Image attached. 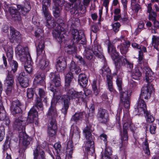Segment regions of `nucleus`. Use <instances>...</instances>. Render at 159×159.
Returning a JSON list of instances; mask_svg holds the SVG:
<instances>
[{
	"mask_svg": "<svg viewBox=\"0 0 159 159\" xmlns=\"http://www.w3.org/2000/svg\"><path fill=\"white\" fill-rule=\"evenodd\" d=\"M91 127L87 126L83 130L84 135L85 136V141L84 147L87 152V153H89L90 152L92 153L94 151L93 141V137L92 135Z\"/></svg>",
	"mask_w": 159,
	"mask_h": 159,
	"instance_id": "1",
	"label": "nucleus"
},
{
	"mask_svg": "<svg viewBox=\"0 0 159 159\" xmlns=\"http://www.w3.org/2000/svg\"><path fill=\"white\" fill-rule=\"evenodd\" d=\"M44 47V42L43 40H41L39 43L37 49V53L38 57L37 59H39L38 64V66L42 70H44L47 67L49 64V61L45 57H43L41 58H39L38 56L40 55L43 52Z\"/></svg>",
	"mask_w": 159,
	"mask_h": 159,
	"instance_id": "2",
	"label": "nucleus"
},
{
	"mask_svg": "<svg viewBox=\"0 0 159 159\" xmlns=\"http://www.w3.org/2000/svg\"><path fill=\"white\" fill-rule=\"evenodd\" d=\"M132 127L133 125L130 121H125L124 120L123 131H120L121 141V145L120 147V150L123 146H126L127 144L128 139L127 130L129 128L131 131H133L134 129Z\"/></svg>",
	"mask_w": 159,
	"mask_h": 159,
	"instance_id": "3",
	"label": "nucleus"
},
{
	"mask_svg": "<svg viewBox=\"0 0 159 159\" xmlns=\"http://www.w3.org/2000/svg\"><path fill=\"white\" fill-rule=\"evenodd\" d=\"M72 34L74 44H84L86 43V39L83 32H80L77 30L73 29L72 30Z\"/></svg>",
	"mask_w": 159,
	"mask_h": 159,
	"instance_id": "4",
	"label": "nucleus"
},
{
	"mask_svg": "<svg viewBox=\"0 0 159 159\" xmlns=\"http://www.w3.org/2000/svg\"><path fill=\"white\" fill-rule=\"evenodd\" d=\"M51 79L50 88L52 92L56 91L57 87L61 86V79L59 74L52 72L49 76Z\"/></svg>",
	"mask_w": 159,
	"mask_h": 159,
	"instance_id": "5",
	"label": "nucleus"
},
{
	"mask_svg": "<svg viewBox=\"0 0 159 159\" xmlns=\"http://www.w3.org/2000/svg\"><path fill=\"white\" fill-rule=\"evenodd\" d=\"M16 54L18 56L20 60L22 61L27 60L28 55H29L31 57L28 48L23 47L20 45L17 46L16 48Z\"/></svg>",
	"mask_w": 159,
	"mask_h": 159,
	"instance_id": "6",
	"label": "nucleus"
},
{
	"mask_svg": "<svg viewBox=\"0 0 159 159\" xmlns=\"http://www.w3.org/2000/svg\"><path fill=\"white\" fill-rule=\"evenodd\" d=\"M146 86L142 87L139 98H144L147 100L150 98L151 94L154 91V89L153 86Z\"/></svg>",
	"mask_w": 159,
	"mask_h": 159,
	"instance_id": "7",
	"label": "nucleus"
},
{
	"mask_svg": "<svg viewBox=\"0 0 159 159\" xmlns=\"http://www.w3.org/2000/svg\"><path fill=\"white\" fill-rule=\"evenodd\" d=\"M120 92V103L124 104L125 108H129L130 107V92H128L127 91L124 92L122 91V90Z\"/></svg>",
	"mask_w": 159,
	"mask_h": 159,
	"instance_id": "8",
	"label": "nucleus"
},
{
	"mask_svg": "<svg viewBox=\"0 0 159 159\" xmlns=\"http://www.w3.org/2000/svg\"><path fill=\"white\" fill-rule=\"evenodd\" d=\"M19 115V117L18 118H16L13 124V127L18 130L19 132L25 131V122L22 120V118Z\"/></svg>",
	"mask_w": 159,
	"mask_h": 159,
	"instance_id": "9",
	"label": "nucleus"
},
{
	"mask_svg": "<svg viewBox=\"0 0 159 159\" xmlns=\"http://www.w3.org/2000/svg\"><path fill=\"white\" fill-rule=\"evenodd\" d=\"M21 34L20 32L12 27L10 28L9 39L11 43H20L21 40Z\"/></svg>",
	"mask_w": 159,
	"mask_h": 159,
	"instance_id": "10",
	"label": "nucleus"
},
{
	"mask_svg": "<svg viewBox=\"0 0 159 159\" xmlns=\"http://www.w3.org/2000/svg\"><path fill=\"white\" fill-rule=\"evenodd\" d=\"M97 117L99 121L102 123H105L108 120V114L106 110L100 108L98 110Z\"/></svg>",
	"mask_w": 159,
	"mask_h": 159,
	"instance_id": "11",
	"label": "nucleus"
},
{
	"mask_svg": "<svg viewBox=\"0 0 159 159\" xmlns=\"http://www.w3.org/2000/svg\"><path fill=\"white\" fill-rule=\"evenodd\" d=\"M21 106V104L18 100L16 99L12 101L11 108L13 115H20V113L21 111L20 107Z\"/></svg>",
	"mask_w": 159,
	"mask_h": 159,
	"instance_id": "12",
	"label": "nucleus"
},
{
	"mask_svg": "<svg viewBox=\"0 0 159 159\" xmlns=\"http://www.w3.org/2000/svg\"><path fill=\"white\" fill-rule=\"evenodd\" d=\"M66 66V58L63 56L58 58L57 61V69L58 71L62 72L64 70Z\"/></svg>",
	"mask_w": 159,
	"mask_h": 159,
	"instance_id": "13",
	"label": "nucleus"
},
{
	"mask_svg": "<svg viewBox=\"0 0 159 159\" xmlns=\"http://www.w3.org/2000/svg\"><path fill=\"white\" fill-rule=\"evenodd\" d=\"M51 4V0H43L42 2V11L44 16L47 19L49 20L50 18V13L48 10V7Z\"/></svg>",
	"mask_w": 159,
	"mask_h": 159,
	"instance_id": "14",
	"label": "nucleus"
},
{
	"mask_svg": "<svg viewBox=\"0 0 159 159\" xmlns=\"http://www.w3.org/2000/svg\"><path fill=\"white\" fill-rule=\"evenodd\" d=\"M38 112L35 109L32 108L28 113V116L27 119L28 123H32L34 122L36 124L38 118Z\"/></svg>",
	"mask_w": 159,
	"mask_h": 159,
	"instance_id": "15",
	"label": "nucleus"
},
{
	"mask_svg": "<svg viewBox=\"0 0 159 159\" xmlns=\"http://www.w3.org/2000/svg\"><path fill=\"white\" fill-rule=\"evenodd\" d=\"M19 136L20 140H22V143L23 146L26 148L30 144L32 138L29 137L26 133L25 131L19 132Z\"/></svg>",
	"mask_w": 159,
	"mask_h": 159,
	"instance_id": "16",
	"label": "nucleus"
},
{
	"mask_svg": "<svg viewBox=\"0 0 159 159\" xmlns=\"http://www.w3.org/2000/svg\"><path fill=\"white\" fill-rule=\"evenodd\" d=\"M48 134L50 137L54 136L56 133V129L57 128L56 121L54 120L49 121L48 123Z\"/></svg>",
	"mask_w": 159,
	"mask_h": 159,
	"instance_id": "17",
	"label": "nucleus"
},
{
	"mask_svg": "<svg viewBox=\"0 0 159 159\" xmlns=\"http://www.w3.org/2000/svg\"><path fill=\"white\" fill-rule=\"evenodd\" d=\"M18 81L21 86L23 88H26L29 85V79L24 72L20 74Z\"/></svg>",
	"mask_w": 159,
	"mask_h": 159,
	"instance_id": "18",
	"label": "nucleus"
},
{
	"mask_svg": "<svg viewBox=\"0 0 159 159\" xmlns=\"http://www.w3.org/2000/svg\"><path fill=\"white\" fill-rule=\"evenodd\" d=\"M146 105L144 101L142 99L139 98L138 102L137 109L136 111L140 114H144L148 111L146 110Z\"/></svg>",
	"mask_w": 159,
	"mask_h": 159,
	"instance_id": "19",
	"label": "nucleus"
},
{
	"mask_svg": "<svg viewBox=\"0 0 159 159\" xmlns=\"http://www.w3.org/2000/svg\"><path fill=\"white\" fill-rule=\"evenodd\" d=\"M16 7H9V11L12 18L15 20H21L20 12Z\"/></svg>",
	"mask_w": 159,
	"mask_h": 159,
	"instance_id": "20",
	"label": "nucleus"
},
{
	"mask_svg": "<svg viewBox=\"0 0 159 159\" xmlns=\"http://www.w3.org/2000/svg\"><path fill=\"white\" fill-rule=\"evenodd\" d=\"M33 155L34 159H46L44 152L39 146H37L34 150Z\"/></svg>",
	"mask_w": 159,
	"mask_h": 159,
	"instance_id": "21",
	"label": "nucleus"
},
{
	"mask_svg": "<svg viewBox=\"0 0 159 159\" xmlns=\"http://www.w3.org/2000/svg\"><path fill=\"white\" fill-rule=\"evenodd\" d=\"M61 27H59L57 29V28L54 29L53 32V37L59 42H61L63 38H64V32L62 31Z\"/></svg>",
	"mask_w": 159,
	"mask_h": 159,
	"instance_id": "22",
	"label": "nucleus"
},
{
	"mask_svg": "<svg viewBox=\"0 0 159 159\" xmlns=\"http://www.w3.org/2000/svg\"><path fill=\"white\" fill-rule=\"evenodd\" d=\"M108 52L113 59H115L119 56V53L116 52L113 43L110 42L108 44Z\"/></svg>",
	"mask_w": 159,
	"mask_h": 159,
	"instance_id": "23",
	"label": "nucleus"
},
{
	"mask_svg": "<svg viewBox=\"0 0 159 159\" xmlns=\"http://www.w3.org/2000/svg\"><path fill=\"white\" fill-rule=\"evenodd\" d=\"M103 61L104 65L102 68L100 70V72L102 75L103 76H106L107 79L111 78V74L110 70L108 67L105 64L106 60L103 58Z\"/></svg>",
	"mask_w": 159,
	"mask_h": 159,
	"instance_id": "24",
	"label": "nucleus"
},
{
	"mask_svg": "<svg viewBox=\"0 0 159 159\" xmlns=\"http://www.w3.org/2000/svg\"><path fill=\"white\" fill-rule=\"evenodd\" d=\"M48 116L49 119V121H51L52 120H55V118L57 116V110L54 106H53L52 105L50 106L48 110Z\"/></svg>",
	"mask_w": 159,
	"mask_h": 159,
	"instance_id": "25",
	"label": "nucleus"
},
{
	"mask_svg": "<svg viewBox=\"0 0 159 159\" xmlns=\"http://www.w3.org/2000/svg\"><path fill=\"white\" fill-rule=\"evenodd\" d=\"M116 59V60L115 61V65L117 69H119L121 66L125 65L127 61L125 56H118Z\"/></svg>",
	"mask_w": 159,
	"mask_h": 159,
	"instance_id": "26",
	"label": "nucleus"
},
{
	"mask_svg": "<svg viewBox=\"0 0 159 159\" xmlns=\"http://www.w3.org/2000/svg\"><path fill=\"white\" fill-rule=\"evenodd\" d=\"M130 43L128 41H125L123 43L119 45L117 48L120 50L121 53L122 54H126L127 52L128 48L130 46Z\"/></svg>",
	"mask_w": 159,
	"mask_h": 159,
	"instance_id": "27",
	"label": "nucleus"
},
{
	"mask_svg": "<svg viewBox=\"0 0 159 159\" xmlns=\"http://www.w3.org/2000/svg\"><path fill=\"white\" fill-rule=\"evenodd\" d=\"M28 60H25L24 66L26 71L29 74H30L32 71V59L31 57L28 55Z\"/></svg>",
	"mask_w": 159,
	"mask_h": 159,
	"instance_id": "28",
	"label": "nucleus"
},
{
	"mask_svg": "<svg viewBox=\"0 0 159 159\" xmlns=\"http://www.w3.org/2000/svg\"><path fill=\"white\" fill-rule=\"evenodd\" d=\"M68 88L66 87V90L67 91V95H64V96H67V98L68 99L69 102H70V99H75L77 97H78V92L75 91L73 89H68Z\"/></svg>",
	"mask_w": 159,
	"mask_h": 159,
	"instance_id": "29",
	"label": "nucleus"
},
{
	"mask_svg": "<svg viewBox=\"0 0 159 159\" xmlns=\"http://www.w3.org/2000/svg\"><path fill=\"white\" fill-rule=\"evenodd\" d=\"M93 53L97 57L101 58L103 57V56L101 52V48L100 46L98 45L97 43L94 44L93 46L92 49H91Z\"/></svg>",
	"mask_w": 159,
	"mask_h": 159,
	"instance_id": "30",
	"label": "nucleus"
},
{
	"mask_svg": "<svg viewBox=\"0 0 159 159\" xmlns=\"http://www.w3.org/2000/svg\"><path fill=\"white\" fill-rule=\"evenodd\" d=\"M73 145L72 140H69L67 143L66 148V158L68 159H70L72 157L73 153Z\"/></svg>",
	"mask_w": 159,
	"mask_h": 159,
	"instance_id": "31",
	"label": "nucleus"
},
{
	"mask_svg": "<svg viewBox=\"0 0 159 159\" xmlns=\"http://www.w3.org/2000/svg\"><path fill=\"white\" fill-rule=\"evenodd\" d=\"M78 81L79 84L83 87H85L87 85L88 80L85 74H80L79 75Z\"/></svg>",
	"mask_w": 159,
	"mask_h": 159,
	"instance_id": "32",
	"label": "nucleus"
},
{
	"mask_svg": "<svg viewBox=\"0 0 159 159\" xmlns=\"http://www.w3.org/2000/svg\"><path fill=\"white\" fill-rule=\"evenodd\" d=\"M67 96H64L62 98V99L63 100V104L61 111V112L65 115H66L67 113L70 104V102H69L68 99L67 98Z\"/></svg>",
	"mask_w": 159,
	"mask_h": 159,
	"instance_id": "33",
	"label": "nucleus"
},
{
	"mask_svg": "<svg viewBox=\"0 0 159 159\" xmlns=\"http://www.w3.org/2000/svg\"><path fill=\"white\" fill-rule=\"evenodd\" d=\"M44 74L41 72H39L35 75L34 80L35 83L41 85H43L44 83L45 79Z\"/></svg>",
	"mask_w": 159,
	"mask_h": 159,
	"instance_id": "34",
	"label": "nucleus"
},
{
	"mask_svg": "<svg viewBox=\"0 0 159 159\" xmlns=\"http://www.w3.org/2000/svg\"><path fill=\"white\" fill-rule=\"evenodd\" d=\"M43 104L42 99L39 97H37L34 100V104L32 108L35 109L36 107L38 110L40 111H43Z\"/></svg>",
	"mask_w": 159,
	"mask_h": 159,
	"instance_id": "35",
	"label": "nucleus"
},
{
	"mask_svg": "<svg viewBox=\"0 0 159 159\" xmlns=\"http://www.w3.org/2000/svg\"><path fill=\"white\" fill-rule=\"evenodd\" d=\"M15 74L10 73L8 71L7 76L5 82L7 86H13L14 83L13 78Z\"/></svg>",
	"mask_w": 159,
	"mask_h": 159,
	"instance_id": "36",
	"label": "nucleus"
},
{
	"mask_svg": "<svg viewBox=\"0 0 159 159\" xmlns=\"http://www.w3.org/2000/svg\"><path fill=\"white\" fill-rule=\"evenodd\" d=\"M0 120L3 121V123L7 125H8L10 120L8 116H7L6 112L4 110L0 111Z\"/></svg>",
	"mask_w": 159,
	"mask_h": 159,
	"instance_id": "37",
	"label": "nucleus"
},
{
	"mask_svg": "<svg viewBox=\"0 0 159 159\" xmlns=\"http://www.w3.org/2000/svg\"><path fill=\"white\" fill-rule=\"evenodd\" d=\"M140 46H141V49H140V50L139 51L138 60V62L139 64L141 65L143 63L144 59L143 52H146V48L144 46L142 45H140Z\"/></svg>",
	"mask_w": 159,
	"mask_h": 159,
	"instance_id": "38",
	"label": "nucleus"
},
{
	"mask_svg": "<svg viewBox=\"0 0 159 159\" xmlns=\"http://www.w3.org/2000/svg\"><path fill=\"white\" fill-rule=\"evenodd\" d=\"M18 10L21 9V11L27 13L30 10L31 7L28 2H26L25 3L24 7H22L21 5H18L16 6Z\"/></svg>",
	"mask_w": 159,
	"mask_h": 159,
	"instance_id": "39",
	"label": "nucleus"
},
{
	"mask_svg": "<svg viewBox=\"0 0 159 159\" xmlns=\"http://www.w3.org/2000/svg\"><path fill=\"white\" fill-rule=\"evenodd\" d=\"M92 50L89 47L85 48L83 54L84 56L88 60H91L93 58Z\"/></svg>",
	"mask_w": 159,
	"mask_h": 159,
	"instance_id": "40",
	"label": "nucleus"
},
{
	"mask_svg": "<svg viewBox=\"0 0 159 159\" xmlns=\"http://www.w3.org/2000/svg\"><path fill=\"white\" fill-rule=\"evenodd\" d=\"M70 71L73 73L78 74L81 71V69L79 66H77L74 61H72L70 67Z\"/></svg>",
	"mask_w": 159,
	"mask_h": 159,
	"instance_id": "41",
	"label": "nucleus"
},
{
	"mask_svg": "<svg viewBox=\"0 0 159 159\" xmlns=\"http://www.w3.org/2000/svg\"><path fill=\"white\" fill-rule=\"evenodd\" d=\"M142 75L141 72L140 71L139 68L136 67L135 68L132 74V77L134 80H139Z\"/></svg>",
	"mask_w": 159,
	"mask_h": 159,
	"instance_id": "42",
	"label": "nucleus"
},
{
	"mask_svg": "<svg viewBox=\"0 0 159 159\" xmlns=\"http://www.w3.org/2000/svg\"><path fill=\"white\" fill-rule=\"evenodd\" d=\"M73 73L69 72L66 76L65 86L66 87H69L70 85V84L73 78Z\"/></svg>",
	"mask_w": 159,
	"mask_h": 159,
	"instance_id": "43",
	"label": "nucleus"
},
{
	"mask_svg": "<svg viewBox=\"0 0 159 159\" xmlns=\"http://www.w3.org/2000/svg\"><path fill=\"white\" fill-rule=\"evenodd\" d=\"M11 68V70L10 71V73L15 74V73L17 70L18 67V64L17 62L14 60H9L8 61Z\"/></svg>",
	"mask_w": 159,
	"mask_h": 159,
	"instance_id": "44",
	"label": "nucleus"
},
{
	"mask_svg": "<svg viewBox=\"0 0 159 159\" xmlns=\"http://www.w3.org/2000/svg\"><path fill=\"white\" fill-rule=\"evenodd\" d=\"M5 51L6 52L7 57L8 58V61L12 59L13 57V51L12 48L9 46L7 48H4Z\"/></svg>",
	"mask_w": 159,
	"mask_h": 159,
	"instance_id": "45",
	"label": "nucleus"
},
{
	"mask_svg": "<svg viewBox=\"0 0 159 159\" xmlns=\"http://www.w3.org/2000/svg\"><path fill=\"white\" fill-rule=\"evenodd\" d=\"M73 43L72 45H69L66 47V50L69 54L75 53L76 52V48Z\"/></svg>",
	"mask_w": 159,
	"mask_h": 159,
	"instance_id": "46",
	"label": "nucleus"
},
{
	"mask_svg": "<svg viewBox=\"0 0 159 159\" xmlns=\"http://www.w3.org/2000/svg\"><path fill=\"white\" fill-rule=\"evenodd\" d=\"M83 117V112H78L75 113L72 116L71 120L76 122L79 120H81Z\"/></svg>",
	"mask_w": 159,
	"mask_h": 159,
	"instance_id": "47",
	"label": "nucleus"
},
{
	"mask_svg": "<svg viewBox=\"0 0 159 159\" xmlns=\"http://www.w3.org/2000/svg\"><path fill=\"white\" fill-rule=\"evenodd\" d=\"M152 46L156 49H158V46L159 45V37L153 35L152 38Z\"/></svg>",
	"mask_w": 159,
	"mask_h": 159,
	"instance_id": "48",
	"label": "nucleus"
},
{
	"mask_svg": "<svg viewBox=\"0 0 159 159\" xmlns=\"http://www.w3.org/2000/svg\"><path fill=\"white\" fill-rule=\"evenodd\" d=\"M143 148L145 153L147 155H149L150 154V152L147 139H145V141L143 142Z\"/></svg>",
	"mask_w": 159,
	"mask_h": 159,
	"instance_id": "49",
	"label": "nucleus"
},
{
	"mask_svg": "<svg viewBox=\"0 0 159 159\" xmlns=\"http://www.w3.org/2000/svg\"><path fill=\"white\" fill-rule=\"evenodd\" d=\"M98 84L97 80H94L92 86L94 93L95 96H97L99 93L98 89Z\"/></svg>",
	"mask_w": 159,
	"mask_h": 159,
	"instance_id": "50",
	"label": "nucleus"
},
{
	"mask_svg": "<svg viewBox=\"0 0 159 159\" xmlns=\"http://www.w3.org/2000/svg\"><path fill=\"white\" fill-rule=\"evenodd\" d=\"M154 77L152 76L151 75L145 76L144 81L147 83L146 86H149V85H151L152 86L151 83L154 80V79H152Z\"/></svg>",
	"mask_w": 159,
	"mask_h": 159,
	"instance_id": "51",
	"label": "nucleus"
},
{
	"mask_svg": "<svg viewBox=\"0 0 159 159\" xmlns=\"http://www.w3.org/2000/svg\"><path fill=\"white\" fill-rule=\"evenodd\" d=\"M10 142L9 141V138H7L3 145V153H5L6 151L8 150L11 151V149L10 148Z\"/></svg>",
	"mask_w": 159,
	"mask_h": 159,
	"instance_id": "52",
	"label": "nucleus"
},
{
	"mask_svg": "<svg viewBox=\"0 0 159 159\" xmlns=\"http://www.w3.org/2000/svg\"><path fill=\"white\" fill-rule=\"evenodd\" d=\"M34 92L33 89H28L26 92L27 97L29 98H32L34 95Z\"/></svg>",
	"mask_w": 159,
	"mask_h": 159,
	"instance_id": "53",
	"label": "nucleus"
},
{
	"mask_svg": "<svg viewBox=\"0 0 159 159\" xmlns=\"http://www.w3.org/2000/svg\"><path fill=\"white\" fill-rule=\"evenodd\" d=\"M144 114H145V116L147 117V121L148 122L151 123L154 121V118L148 111L147 112Z\"/></svg>",
	"mask_w": 159,
	"mask_h": 159,
	"instance_id": "54",
	"label": "nucleus"
},
{
	"mask_svg": "<svg viewBox=\"0 0 159 159\" xmlns=\"http://www.w3.org/2000/svg\"><path fill=\"white\" fill-rule=\"evenodd\" d=\"M132 10L136 12H138L141 9L140 6L138 3L131 4Z\"/></svg>",
	"mask_w": 159,
	"mask_h": 159,
	"instance_id": "55",
	"label": "nucleus"
},
{
	"mask_svg": "<svg viewBox=\"0 0 159 159\" xmlns=\"http://www.w3.org/2000/svg\"><path fill=\"white\" fill-rule=\"evenodd\" d=\"M107 80L109 90L111 92H113L114 90V89L113 87L112 77L107 79Z\"/></svg>",
	"mask_w": 159,
	"mask_h": 159,
	"instance_id": "56",
	"label": "nucleus"
},
{
	"mask_svg": "<svg viewBox=\"0 0 159 159\" xmlns=\"http://www.w3.org/2000/svg\"><path fill=\"white\" fill-rule=\"evenodd\" d=\"M116 83L119 91H120L122 90V79L119 77H117L116 80Z\"/></svg>",
	"mask_w": 159,
	"mask_h": 159,
	"instance_id": "57",
	"label": "nucleus"
},
{
	"mask_svg": "<svg viewBox=\"0 0 159 159\" xmlns=\"http://www.w3.org/2000/svg\"><path fill=\"white\" fill-rule=\"evenodd\" d=\"M112 26L113 31L115 33H116L118 31L120 25L119 22H116L112 24Z\"/></svg>",
	"mask_w": 159,
	"mask_h": 159,
	"instance_id": "58",
	"label": "nucleus"
},
{
	"mask_svg": "<svg viewBox=\"0 0 159 159\" xmlns=\"http://www.w3.org/2000/svg\"><path fill=\"white\" fill-rule=\"evenodd\" d=\"M71 132L73 133V135L76 134L79 135L80 132L79 131V129L76 126H72L71 127Z\"/></svg>",
	"mask_w": 159,
	"mask_h": 159,
	"instance_id": "59",
	"label": "nucleus"
},
{
	"mask_svg": "<svg viewBox=\"0 0 159 159\" xmlns=\"http://www.w3.org/2000/svg\"><path fill=\"white\" fill-rule=\"evenodd\" d=\"M143 70L144 72L146 74V76L150 75L152 73V70L149 67L147 66L143 67Z\"/></svg>",
	"mask_w": 159,
	"mask_h": 159,
	"instance_id": "60",
	"label": "nucleus"
},
{
	"mask_svg": "<svg viewBox=\"0 0 159 159\" xmlns=\"http://www.w3.org/2000/svg\"><path fill=\"white\" fill-rule=\"evenodd\" d=\"M53 93L54 98H56L57 100L61 99L63 101V100L62 99V98L64 96V95L62 96L61 94L60 93H58V91H56H56L53 92Z\"/></svg>",
	"mask_w": 159,
	"mask_h": 159,
	"instance_id": "61",
	"label": "nucleus"
},
{
	"mask_svg": "<svg viewBox=\"0 0 159 159\" xmlns=\"http://www.w3.org/2000/svg\"><path fill=\"white\" fill-rule=\"evenodd\" d=\"M53 147L57 153H59L60 152L61 148L60 143H59L57 142L54 144Z\"/></svg>",
	"mask_w": 159,
	"mask_h": 159,
	"instance_id": "62",
	"label": "nucleus"
},
{
	"mask_svg": "<svg viewBox=\"0 0 159 159\" xmlns=\"http://www.w3.org/2000/svg\"><path fill=\"white\" fill-rule=\"evenodd\" d=\"M157 16L156 13L154 11L149 13L148 15V19L149 20L154 21L156 20Z\"/></svg>",
	"mask_w": 159,
	"mask_h": 159,
	"instance_id": "63",
	"label": "nucleus"
},
{
	"mask_svg": "<svg viewBox=\"0 0 159 159\" xmlns=\"http://www.w3.org/2000/svg\"><path fill=\"white\" fill-rule=\"evenodd\" d=\"M38 94L40 98H45L46 93L43 89L42 88H39Z\"/></svg>",
	"mask_w": 159,
	"mask_h": 159,
	"instance_id": "64",
	"label": "nucleus"
}]
</instances>
